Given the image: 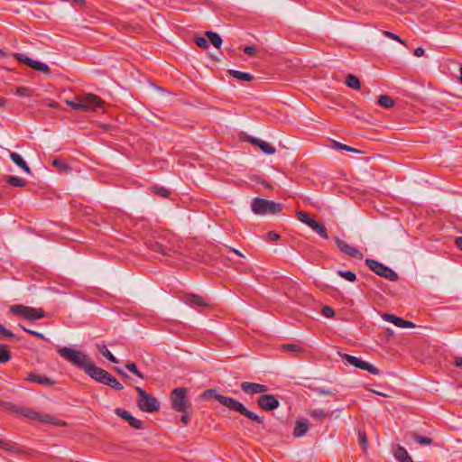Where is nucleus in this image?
<instances>
[{
    "label": "nucleus",
    "mask_w": 462,
    "mask_h": 462,
    "mask_svg": "<svg viewBox=\"0 0 462 462\" xmlns=\"http://www.w3.org/2000/svg\"><path fill=\"white\" fill-rule=\"evenodd\" d=\"M57 352L66 361L83 370L91 379L102 383L108 374L107 371L97 366L92 359L84 352L66 346H58Z\"/></svg>",
    "instance_id": "obj_1"
},
{
    "label": "nucleus",
    "mask_w": 462,
    "mask_h": 462,
    "mask_svg": "<svg viewBox=\"0 0 462 462\" xmlns=\"http://www.w3.org/2000/svg\"><path fill=\"white\" fill-rule=\"evenodd\" d=\"M66 103L74 110L96 111L97 107L104 106L105 102L94 94L77 96L73 100H66Z\"/></svg>",
    "instance_id": "obj_2"
},
{
    "label": "nucleus",
    "mask_w": 462,
    "mask_h": 462,
    "mask_svg": "<svg viewBox=\"0 0 462 462\" xmlns=\"http://www.w3.org/2000/svg\"><path fill=\"white\" fill-rule=\"evenodd\" d=\"M10 312L15 316H19L27 320H36L45 317V312L42 309H36L22 304L12 305Z\"/></svg>",
    "instance_id": "obj_3"
},
{
    "label": "nucleus",
    "mask_w": 462,
    "mask_h": 462,
    "mask_svg": "<svg viewBox=\"0 0 462 462\" xmlns=\"http://www.w3.org/2000/svg\"><path fill=\"white\" fill-rule=\"evenodd\" d=\"M252 210L257 215L276 214L282 210V205L264 199H254L252 202Z\"/></svg>",
    "instance_id": "obj_4"
},
{
    "label": "nucleus",
    "mask_w": 462,
    "mask_h": 462,
    "mask_svg": "<svg viewBox=\"0 0 462 462\" xmlns=\"http://www.w3.org/2000/svg\"><path fill=\"white\" fill-rule=\"evenodd\" d=\"M135 391L139 394V399L137 400V406L139 409L145 412H154L159 411L160 403L158 400L152 395L146 393L141 387H135Z\"/></svg>",
    "instance_id": "obj_5"
},
{
    "label": "nucleus",
    "mask_w": 462,
    "mask_h": 462,
    "mask_svg": "<svg viewBox=\"0 0 462 462\" xmlns=\"http://www.w3.org/2000/svg\"><path fill=\"white\" fill-rule=\"evenodd\" d=\"M365 264L377 275L383 277L389 281L394 282L398 280L397 273L390 267L383 265L380 262L374 259H366Z\"/></svg>",
    "instance_id": "obj_6"
},
{
    "label": "nucleus",
    "mask_w": 462,
    "mask_h": 462,
    "mask_svg": "<svg viewBox=\"0 0 462 462\" xmlns=\"http://www.w3.org/2000/svg\"><path fill=\"white\" fill-rule=\"evenodd\" d=\"M187 390L183 387L175 388L171 393V407L179 412H186L189 406L187 397Z\"/></svg>",
    "instance_id": "obj_7"
},
{
    "label": "nucleus",
    "mask_w": 462,
    "mask_h": 462,
    "mask_svg": "<svg viewBox=\"0 0 462 462\" xmlns=\"http://www.w3.org/2000/svg\"><path fill=\"white\" fill-rule=\"evenodd\" d=\"M14 57L17 61L25 64L27 67L33 69L39 72H42L45 75H49L51 73L50 67L43 62L34 60L23 53H14Z\"/></svg>",
    "instance_id": "obj_8"
},
{
    "label": "nucleus",
    "mask_w": 462,
    "mask_h": 462,
    "mask_svg": "<svg viewBox=\"0 0 462 462\" xmlns=\"http://www.w3.org/2000/svg\"><path fill=\"white\" fill-rule=\"evenodd\" d=\"M341 356H342V358L346 359L350 365H352L353 366H355L356 368L365 370L372 374H379V370L374 365H373L372 364L367 363L356 356H351L348 354H344Z\"/></svg>",
    "instance_id": "obj_9"
},
{
    "label": "nucleus",
    "mask_w": 462,
    "mask_h": 462,
    "mask_svg": "<svg viewBox=\"0 0 462 462\" xmlns=\"http://www.w3.org/2000/svg\"><path fill=\"white\" fill-rule=\"evenodd\" d=\"M148 247L153 252L160 253L164 256H171L176 250L170 244H164L162 240L152 239L147 243Z\"/></svg>",
    "instance_id": "obj_10"
},
{
    "label": "nucleus",
    "mask_w": 462,
    "mask_h": 462,
    "mask_svg": "<svg viewBox=\"0 0 462 462\" xmlns=\"http://www.w3.org/2000/svg\"><path fill=\"white\" fill-rule=\"evenodd\" d=\"M239 139L258 146L261 149V151L265 154H273L276 151L275 148L269 143L262 141L255 137L246 135L245 133L239 134Z\"/></svg>",
    "instance_id": "obj_11"
},
{
    "label": "nucleus",
    "mask_w": 462,
    "mask_h": 462,
    "mask_svg": "<svg viewBox=\"0 0 462 462\" xmlns=\"http://www.w3.org/2000/svg\"><path fill=\"white\" fill-rule=\"evenodd\" d=\"M181 300L186 305H188L191 308H194V309L207 308V307L210 306V303L208 300V299H206L200 295H197V294H193V293H187V294L183 295Z\"/></svg>",
    "instance_id": "obj_12"
},
{
    "label": "nucleus",
    "mask_w": 462,
    "mask_h": 462,
    "mask_svg": "<svg viewBox=\"0 0 462 462\" xmlns=\"http://www.w3.org/2000/svg\"><path fill=\"white\" fill-rule=\"evenodd\" d=\"M233 411H236L245 416L248 420L257 423L263 424V420L256 413L249 411L243 403L233 399Z\"/></svg>",
    "instance_id": "obj_13"
},
{
    "label": "nucleus",
    "mask_w": 462,
    "mask_h": 462,
    "mask_svg": "<svg viewBox=\"0 0 462 462\" xmlns=\"http://www.w3.org/2000/svg\"><path fill=\"white\" fill-rule=\"evenodd\" d=\"M257 403L260 408H262L264 411H273L279 407L280 402L277 400V398L273 394H263L261 395L258 400Z\"/></svg>",
    "instance_id": "obj_14"
},
{
    "label": "nucleus",
    "mask_w": 462,
    "mask_h": 462,
    "mask_svg": "<svg viewBox=\"0 0 462 462\" xmlns=\"http://www.w3.org/2000/svg\"><path fill=\"white\" fill-rule=\"evenodd\" d=\"M115 412L117 416H119L123 420H126L132 428H134L135 430H141L143 428V421L134 418L127 411L121 409V408H117V409H116Z\"/></svg>",
    "instance_id": "obj_15"
},
{
    "label": "nucleus",
    "mask_w": 462,
    "mask_h": 462,
    "mask_svg": "<svg viewBox=\"0 0 462 462\" xmlns=\"http://www.w3.org/2000/svg\"><path fill=\"white\" fill-rule=\"evenodd\" d=\"M5 407L7 410H10L17 414H20V415L29 418V419L36 420V417L38 416L37 411H34L33 410L27 408V407L16 406L10 402H5Z\"/></svg>",
    "instance_id": "obj_16"
},
{
    "label": "nucleus",
    "mask_w": 462,
    "mask_h": 462,
    "mask_svg": "<svg viewBox=\"0 0 462 462\" xmlns=\"http://www.w3.org/2000/svg\"><path fill=\"white\" fill-rule=\"evenodd\" d=\"M335 241H336V244H337L338 249L342 253H344L351 257H354V258H357V259L363 258L362 253H360L356 248L352 247L349 245H347L346 242L341 240L339 237H337V236L335 237Z\"/></svg>",
    "instance_id": "obj_17"
},
{
    "label": "nucleus",
    "mask_w": 462,
    "mask_h": 462,
    "mask_svg": "<svg viewBox=\"0 0 462 462\" xmlns=\"http://www.w3.org/2000/svg\"><path fill=\"white\" fill-rule=\"evenodd\" d=\"M204 399H214L227 408H231V397L223 396L217 393L214 389H209L202 393Z\"/></svg>",
    "instance_id": "obj_18"
},
{
    "label": "nucleus",
    "mask_w": 462,
    "mask_h": 462,
    "mask_svg": "<svg viewBox=\"0 0 462 462\" xmlns=\"http://www.w3.org/2000/svg\"><path fill=\"white\" fill-rule=\"evenodd\" d=\"M241 389L248 394L263 393L267 391V386L256 383L244 382L241 383Z\"/></svg>",
    "instance_id": "obj_19"
},
{
    "label": "nucleus",
    "mask_w": 462,
    "mask_h": 462,
    "mask_svg": "<svg viewBox=\"0 0 462 462\" xmlns=\"http://www.w3.org/2000/svg\"><path fill=\"white\" fill-rule=\"evenodd\" d=\"M26 380L31 383L43 384V385H54L55 381L51 380V378L40 375L37 374L31 373L27 375Z\"/></svg>",
    "instance_id": "obj_20"
},
{
    "label": "nucleus",
    "mask_w": 462,
    "mask_h": 462,
    "mask_svg": "<svg viewBox=\"0 0 462 462\" xmlns=\"http://www.w3.org/2000/svg\"><path fill=\"white\" fill-rule=\"evenodd\" d=\"M309 430V422L306 419L298 420L293 430V436L300 438L304 436Z\"/></svg>",
    "instance_id": "obj_21"
},
{
    "label": "nucleus",
    "mask_w": 462,
    "mask_h": 462,
    "mask_svg": "<svg viewBox=\"0 0 462 462\" xmlns=\"http://www.w3.org/2000/svg\"><path fill=\"white\" fill-rule=\"evenodd\" d=\"M393 455L398 462H413L407 450L400 445L394 448Z\"/></svg>",
    "instance_id": "obj_22"
},
{
    "label": "nucleus",
    "mask_w": 462,
    "mask_h": 462,
    "mask_svg": "<svg viewBox=\"0 0 462 462\" xmlns=\"http://www.w3.org/2000/svg\"><path fill=\"white\" fill-rule=\"evenodd\" d=\"M10 158L11 160L21 169H23L26 173H31V169L28 166V164L25 162V161L23 159V157L14 152H10Z\"/></svg>",
    "instance_id": "obj_23"
},
{
    "label": "nucleus",
    "mask_w": 462,
    "mask_h": 462,
    "mask_svg": "<svg viewBox=\"0 0 462 462\" xmlns=\"http://www.w3.org/2000/svg\"><path fill=\"white\" fill-rule=\"evenodd\" d=\"M233 254L237 255V256H239L241 258L240 261H234L233 260V268H236V270H239L241 272H245V268L247 266V263L245 261V257L244 256V254L240 251H238V250H236L235 248H233Z\"/></svg>",
    "instance_id": "obj_24"
},
{
    "label": "nucleus",
    "mask_w": 462,
    "mask_h": 462,
    "mask_svg": "<svg viewBox=\"0 0 462 462\" xmlns=\"http://www.w3.org/2000/svg\"><path fill=\"white\" fill-rule=\"evenodd\" d=\"M103 384L110 386L112 389L120 391L124 388L123 384L117 381V379L110 374L109 373L105 377Z\"/></svg>",
    "instance_id": "obj_25"
},
{
    "label": "nucleus",
    "mask_w": 462,
    "mask_h": 462,
    "mask_svg": "<svg viewBox=\"0 0 462 462\" xmlns=\"http://www.w3.org/2000/svg\"><path fill=\"white\" fill-rule=\"evenodd\" d=\"M205 35L207 36L208 42H210L214 47L219 48L221 46L222 39L219 34L211 31H208L205 32Z\"/></svg>",
    "instance_id": "obj_26"
},
{
    "label": "nucleus",
    "mask_w": 462,
    "mask_h": 462,
    "mask_svg": "<svg viewBox=\"0 0 462 462\" xmlns=\"http://www.w3.org/2000/svg\"><path fill=\"white\" fill-rule=\"evenodd\" d=\"M233 79L239 81L250 82L254 80V76L251 73L233 69Z\"/></svg>",
    "instance_id": "obj_27"
},
{
    "label": "nucleus",
    "mask_w": 462,
    "mask_h": 462,
    "mask_svg": "<svg viewBox=\"0 0 462 462\" xmlns=\"http://www.w3.org/2000/svg\"><path fill=\"white\" fill-rule=\"evenodd\" d=\"M97 348L102 354L103 356L110 360L112 363H118L117 358L106 348V346L103 344H97Z\"/></svg>",
    "instance_id": "obj_28"
},
{
    "label": "nucleus",
    "mask_w": 462,
    "mask_h": 462,
    "mask_svg": "<svg viewBox=\"0 0 462 462\" xmlns=\"http://www.w3.org/2000/svg\"><path fill=\"white\" fill-rule=\"evenodd\" d=\"M0 448L11 453H21V448L14 443L0 439Z\"/></svg>",
    "instance_id": "obj_29"
},
{
    "label": "nucleus",
    "mask_w": 462,
    "mask_h": 462,
    "mask_svg": "<svg viewBox=\"0 0 462 462\" xmlns=\"http://www.w3.org/2000/svg\"><path fill=\"white\" fill-rule=\"evenodd\" d=\"M12 358L11 352L8 346L5 344H0V364H5Z\"/></svg>",
    "instance_id": "obj_30"
},
{
    "label": "nucleus",
    "mask_w": 462,
    "mask_h": 462,
    "mask_svg": "<svg viewBox=\"0 0 462 462\" xmlns=\"http://www.w3.org/2000/svg\"><path fill=\"white\" fill-rule=\"evenodd\" d=\"M313 231H315L317 234H319L321 237L328 239V235L327 233L326 227L318 223L316 220L311 224L310 226Z\"/></svg>",
    "instance_id": "obj_31"
},
{
    "label": "nucleus",
    "mask_w": 462,
    "mask_h": 462,
    "mask_svg": "<svg viewBox=\"0 0 462 462\" xmlns=\"http://www.w3.org/2000/svg\"><path fill=\"white\" fill-rule=\"evenodd\" d=\"M5 181L14 187H24L26 185V180L16 176H6Z\"/></svg>",
    "instance_id": "obj_32"
},
{
    "label": "nucleus",
    "mask_w": 462,
    "mask_h": 462,
    "mask_svg": "<svg viewBox=\"0 0 462 462\" xmlns=\"http://www.w3.org/2000/svg\"><path fill=\"white\" fill-rule=\"evenodd\" d=\"M345 82L348 88H353V89H359L360 86H361L360 80L358 79V78L352 74H348L346 77Z\"/></svg>",
    "instance_id": "obj_33"
},
{
    "label": "nucleus",
    "mask_w": 462,
    "mask_h": 462,
    "mask_svg": "<svg viewBox=\"0 0 462 462\" xmlns=\"http://www.w3.org/2000/svg\"><path fill=\"white\" fill-rule=\"evenodd\" d=\"M281 348L294 355H298L303 350L302 346L299 344H283Z\"/></svg>",
    "instance_id": "obj_34"
},
{
    "label": "nucleus",
    "mask_w": 462,
    "mask_h": 462,
    "mask_svg": "<svg viewBox=\"0 0 462 462\" xmlns=\"http://www.w3.org/2000/svg\"><path fill=\"white\" fill-rule=\"evenodd\" d=\"M378 104L384 108H390L393 107L394 105V100L387 95H382L380 96L378 99Z\"/></svg>",
    "instance_id": "obj_35"
},
{
    "label": "nucleus",
    "mask_w": 462,
    "mask_h": 462,
    "mask_svg": "<svg viewBox=\"0 0 462 462\" xmlns=\"http://www.w3.org/2000/svg\"><path fill=\"white\" fill-rule=\"evenodd\" d=\"M52 165L57 168L60 171L69 172L70 171V167L61 159L55 158L52 161Z\"/></svg>",
    "instance_id": "obj_36"
},
{
    "label": "nucleus",
    "mask_w": 462,
    "mask_h": 462,
    "mask_svg": "<svg viewBox=\"0 0 462 462\" xmlns=\"http://www.w3.org/2000/svg\"><path fill=\"white\" fill-rule=\"evenodd\" d=\"M297 218L307 225L308 226H310L311 224L314 222L315 219L309 217V215L304 211H298L296 213Z\"/></svg>",
    "instance_id": "obj_37"
},
{
    "label": "nucleus",
    "mask_w": 462,
    "mask_h": 462,
    "mask_svg": "<svg viewBox=\"0 0 462 462\" xmlns=\"http://www.w3.org/2000/svg\"><path fill=\"white\" fill-rule=\"evenodd\" d=\"M337 274L341 278H343L348 282H355L356 280V275L351 271H341L340 270L337 272Z\"/></svg>",
    "instance_id": "obj_38"
},
{
    "label": "nucleus",
    "mask_w": 462,
    "mask_h": 462,
    "mask_svg": "<svg viewBox=\"0 0 462 462\" xmlns=\"http://www.w3.org/2000/svg\"><path fill=\"white\" fill-rule=\"evenodd\" d=\"M125 368L134 374H135L136 376H138L139 378H144V375L137 369V366L134 363H127L125 365Z\"/></svg>",
    "instance_id": "obj_39"
},
{
    "label": "nucleus",
    "mask_w": 462,
    "mask_h": 462,
    "mask_svg": "<svg viewBox=\"0 0 462 462\" xmlns=\"http://www.w3.org/2000/svg\"><path fill=\"white\" fill-rule=\"evenodd\" d=\"M194 42L199 48L207 49L208 47V40L205 36H195Z\"/></svg>",
    "instance_id": "obj_40"
},
{
    "label": "nucleus",
    "mask_w": 462,
    "mask_h": 462,
    "mask_svg": "<svg viewBox=\"0 0 462 462\" xmlns=\"http://www.w3.org/2000/svg\"><path fill=\"white\" fill-rule=\"evenodd\" d=\"M152 191L162 198H168L171 194L170 190L165 189L164 187H157L154 186L152 188Z\"/></svg>",
    "instance_id": "obj_41"
},
{
    "label": "nucleus",
    "mask_w": 462,
    "mask_h": 462,
    "mask_svg": "<svg viewBox=\"0 0 462 462\" xmlns=\"http://www.w3.org/2000/svg\"><path fill=\"white\" fill-rule=\"evenodd\" d=\"M15 94L19 97H30L32 94V90L25 87H18L15 89Z\"/></svg>",
    "instance_id": "obj_42"
},
{
    "label": "nucleus",
    "mask_w": 462,
    "mask_h": 462,
    "mask_svg": "<svg viewBox=\"0 0 462 462\" xmlns=\"http://www.w3.org/2000/svg\"><path fill=\"white\" fill-rule=\"evenodd\" d=\"M310 415L315 420H323L326 416L324 410L322 409H314L310 411Z\"/></svg>",
    "instance_id": "obj_43"
},
{
    "label": "nucleus",
    "mask_w": 462,
    "mask_h": 462,
    "mask_svg": "<svg viewBox=\"0 0 462 462\" xmlns=\"http://www.w3.org/2000/svg\"><path fill=\"white\" fill-rule=\"evenodd\" d=\"M39 420V421H42V422H45V423H51V424H54V418H52L51 415L49 414H42V413H39L38 412V416L36 417V420Z\"/></svg>",
    "instance_id": "obj_44"
},
{
    "label": "nucleus",
    "mask_w": 462,
    "mask_h": 462,
    "mask_svg": "<svg viewBox=\"0 0 462 462\" xmlns=\"http://www.w3.org/2000/svg\"><path fill=\"white\" fill-rule=\"evenodd\" d=\"M243 51L250 57L256 56L258 53V48L254 45H249L243 48Z\"/></svg>",
    "instance_id": "obj_45"
},
{
    "label": "nucleus",
    "mask_w": 462,
    "mask_h": 462,
    "mask_svg": "<svg viewBox=\"0 0 462 462\" xmlns=\"http://www.w3.org/2000/svg\"><path fill=\"white\" fill-rule=\"evenodd\" d=\"M414 439L420 445H430L432 443V439L426 436L415 435Z\"/></svg>",
    "instance_id": "obj_46"
},
{
    "label": "nucleus",
    "mask_w": 462,
    "mask_h": 462,
    "mask_svg": "<svg viewBox=\"0 0 462 462\" xmlns=\"http://www.w3.org/2000/svg\"><path fill=\"white\" fill-rule=\"evenodd\" d=\"M383 34L384 36H386L387 38H390L392 40L397 41V42L406 45L405 41L402 40L397 34H394V33H393L391 32H388V31H383Z\"/></svg>",
    "instance_id": "obj_47"
},
{
    "label": "nucleus",
    "mask_w": 462,
    "mask_h": 462,
    "mask_svg": "<svg viewBox=\"0 0 462 462\" xmlns=\"http://www.w3.org/2000/svg\"><path fill=\"white\" fill-rule=\"evenodd\" d=\"M19 328H21L26 333L31 334L32 336H35V337H39L41 339H44L45 338L44 335L42 333H40V332L29 329V328H25L24 326H23L21 324H19Z\"/></svg>",
    "instance_id": "obj_48"
},
{
    "label": "nucleus",
    "mask_w": 462,
    "mask_h": 462,
    "mask_svg": "<svg viewBox=\"0 0 462 462\" xmlns=\"http://www.w3.org/2000/svg\"><path fill=\"white\" fill-rule=\"evenodd\" d=\"M322 314L326 317V318H333L334 315H335V311L334 310L329 307V306H323L322 308Z\"/></svg>",
    "instance_id": "obj_49"
},
{
    "label": "nucleus",
    "mask_w": 462,
    "mask_h": 462,
    "mask_svg": "<svg viewBox=\"0 0 462 462\" xmlns=\"http://www.w3.org/2000/svg\"><path fill=\"white\" fill-rule=\"evenodd\" d=\"M358 441L360 445H362L364 449H366V444H367V438L365 432L359 431L358 432Z\"/></svg>",
    "instance_id": "obj_50"
},
{
    "label": "nucleus",
    "mask_w": 462,
    "mask_h": 462,
    "mask_svg": "<svg viewBox=\"0 0 462 462\" xmlns=\"http://www.w3.org/2000/svg\"><path fill=\"white\" fill-rule=\"evenodd\" d=\"M0 333L3 334L6 338H15L14 334L6 329L2 324H0Z\"/></svg>",
    "instance_id": "obj_51"
},
{
    "label": "nucleus",
    "mask_w": 462,
    "mask_h": 462,
    "mask_svg": "<svg viewBox=\"0 0 462 462\" xmlns=\"http://www.w3.org/2000/svg\"><path fill=\"white\" fill-rule=\"evenodd\" d=\"M314 392L320 395H333L335 394L332 391L329 389H325L321 387H317L314 389Z\"/></svg>",
    "instance_id": "obj_52"
},
{
    "label": "nucleus",
    "mask_w": 462,
    "mask_h": 462,
    "mask_svg": "<svg viewBox=\"0 0 462 462\" xmlns=\"http://www.w3.org/2000/svg\"><path fill=\"white\" fill-rule=\"evenodd\" d=\"M396 318H397L396 316H394L393 314H389V313H385L383 315V320L391 322L393 324L395 322Z\"/></svg>",
    "instance_id": "obj_53"
},
{
    "label": "nucleus",
    "mask_w": 462,
    "mask_h": 462,
    "mask_svg": "<svg viewBox=\"0 0 462 462\" xmlns=\"http://www.w3.org/2000/svg\"><path fill=\"white\" fill-rule=\"evenodd\" d=\"M396 318H397L396 316H394L393 314H389V313H385L383 315V320L391 322L393 324L395 322Z\"/></svg>",
    "instance_id": "obj_54"
},
{
    "label": "nucleus",
    "mask_w": 462,
    "mask_h": 462,
    "mask_svg": "<svg viewBox=\"0 0 462 462\" xmlns=\"http://www.w3.org/2000/svg\"><path fill=\"white\" fill-rule=\"evenodd\" d=\"M267 236H268V239L271 241H277L278 239H280V235H278L277 233H274V232H269L267 234Z\"/></svg>",
    "instance_id": "obj_55"
},
{
    "label": "nucleus",
    "mask_w": 462,
    "mask_h": 462,
    "mask_svg": "<svg viewBox=\"0 0 462 462\" xmlns=\"http://www.w3.org/2000/svg\"><path fill=\"white\" fill-rule=\"evenodd\" d=\"M182 416L180 417V421L184 424V425H187L189 421V415L188 413V411H186V412H182Z\"/></svg>",
    "instance_id": "obj_56"
},
{
    "label": "nucleus",
    "mask_w": 462,
    "mask_h": 462,
    "mask_svg": "<svg viewBox=\"0 0 462 462\" xmlns=\"http://www.w3.org/2000/svg\"><path fill=\"white\" fill-rule=\"evenodd\" d=\"M414 55L416 57H421L424 55V49L421 47H418L414 50Z\"/></svg>",
    "instance_id": "obj_57"
},
{
    "label": "nucleus",
    "mask_w": 462,
    "mask_h": 462,
    "mask_svg": "<svg viewBox=\"0 0 462 462\" xmlns=\"http://www.w3.org/2000/svg\"><path fill=\"white\" fill-rule=\"evenodd\" d=\"M404 319L397 317L395 322L393 323L396 327L402 328Z\"/></svg>",
    "instance_id": "obj_58"
},
{
    "label": "nucleus",
    "mask_w": 462,
    "mask_h": 462,
    "mask_svg": "<svg viewBox=\"0 0 462 462\" xmlns=\"http://www.w3.org/2000/svg\"><path fill=\"white\" fill-rule=\"evenodd\" d=\"M414 327H415L414 323L404 319L403 327H402L403 328H414Z\"/></svg>",
    "instance_id": "obj_59"
},
{
    "label": "nucleus",
    "mask_w": 462,
    "mask_h": 462,
    "mask_svg": "<svg viewBox=\"0 0 462 462\" xmlns=\"http://www.w3.org/2000/svg\"><path fill=\"white\" fill-rule=\"evenodd\" d=\"M72 5L83 6L86 5L85 0H72Z\"/></svg>",
    "instance_id": "obj_60"
},
{
    "label": "nucleus",
    "mask_w": 462,
    "mask_h": 462,
    "mask_svg": "<svg viewBox=\"0 0 462 462\" xmlns=\"http://www.w3.org/2000/svg\"><path fill=\"white\" fill-rule=\"evenodd\" d=\"M456 245L462 250V236L457 237L455 240Z\"/></svg>",
    "instance_id": "obj_61"
},
{
    "label": "nucleus",
    "mask_w": 462,
    "mask_h": 462,
    "mask_svg": "<svg viewBox=\"0 0 462 462\" xmlns=\"http://www.w3.org/2000/svg\"><path fill=\"white\" fill-rule=\"evenodd\" d=\"M114 370L118 373L120 375L124 376V377H128L127 374H125L121 368L119 367H115Z\"/></svg>",
    "instance_id": "obj_62"
},
{
    "label": "nucleus",
    "mask_w": 462,
    "mask_h": 462,
    "mask_svg": "<svg viewBox=\"0 0 462 462\" xmlns=\"http://www.w3.org/2000/svg\"><path fill=\"white\" fill-rule=\"evenodd\" d=\"M343 150L346 151V152H358V151L356 149L350 147L348 145H346V144L344 145Z\"/></svg>",
    "instance_id": "obj_63"
},
{
    "label": "nucleus",
    "mask_w": 462,
    "mask_h": 462,
    "mask_svg": "<svg viewBox=\"0 0 462 462\" xmlns=\"http://www.w3.org/2000/svg\"><path fill=\"white\" fill-rule=\"evenodd\" d=\"M455 365H456V366H461L462 365V357H456Z\"/></svg>",
    "instance_id": "obj_64"
}]
</instances>
